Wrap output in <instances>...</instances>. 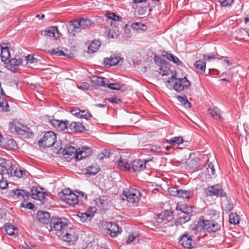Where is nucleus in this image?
<instances>
[{
	"label": "nucleus",
	"instance_id": "nucleus-1",
	"mask_svg": "<svg viewBox=\"0 0 249 249\" xmlns=\"http://www.w3.org/2000/svg\"><path fill=\"white\" fill-rule=\"evenodd\" d=\"M70 225V221L67 218L52 217L49 222L50 232L59 237L63 235Z\"/></svg>",
	"mask_w": 249,
	"mask_h": 249
},
{
	"label": "nucleus",
	"instance_id": "nucleus-2",
	"mask_svg": "<svg viewBox=\"0 0 249 249\" xmlns=\"http://www.w3.org/2000/svg\"><path fill=\"white\" fill-rule=\"evenodd\" d=\"M148 161V160H135L130 164L120 159L118 162V166L121 167H124V169L128 170L131 166L134 172H141L146 168V163Z\"/></svg>",
	"mask_w": 249,
	"mask_h": 249
},
{
	"label": "nucleus",
	"instance_id": "nucleus-3",
	"mask_svg": "<svg viewBox=\"0 0 249 249\" xmlns=\"http://www.w3.org/2000/svg\"><path fill=\"white\" fill-rule=\"evenodd\" d=\"M70 24L73 28V30L72 31L73 36H75V33L76 32L75 30L89 29L95 25L94 22L92 20L82 18L71 20L70 22Z\"/></svg>",
	"mask_w": 249,
	"mask_h": 249
},
{
	"label": "nucleus",
	"instance_id": "nucleus-4",
	"mask_svg": "<svg viewBox=\"0 0 249 249\" xmlns=\"http://www.w3.org/2000/svg\"><path fill=\"white\" fill-rule=\"evenodd\" d=\"M141 196L140 192L134 188L125 189L121 195L122 200H126L132 204L137 203L139 201Z\"/></svg>",
	"mask_w": 249,
	"mask_h": 249
},
{
	"label": "nucleus",
	"instance_id": "nucleus-5",
	"mask_svg": "<svg viewBox=\"0 0 249 249\" xmlns=\"http://www.w3.org/2000/svg\"><path fill=\"white\" fill-rule=\"evenodd\" d=\"M204 217L201 216L198 222V225L204 230L208 232H215L220 229V225L216 221L203 219Z\"/></svg>",
	"mask_w": 249,
	"mask_h": 249
},
{
	"label": "nucleus",
	"instance_id": "nucleus-6",
	"mask_svg": "<svg viewBox=\"0 0 249 249\" xmlns=\"http://www.w3.org/2000/svg\"><path fill=\"white\" fill-rule=\"evenodd\" d=\"M56 139L55 134L53 131L47 132L38 143L40 147L43 148L50 147L54 145Z\"/></svg>",
	"mask_w": 249,
	"mask_h": 249
},
{
	"label": "nucleus",
	"instance_id": "nucleus-7",
	"mask_svg": "<svg viewBox=\"0 0 249 249\" xmlns=\"http://www.w3.org/2000/svg\"><path fill=\"white\" fill-rule=\"evenodd\" d=\"M204 192L208 196H216L217 197H226V193L223 189L221 184H216L209 186L205 189Z\"/></svg>",
	"mask_w": 249,
	"mask_h": 249
},
{
	"label": "nucleus",
	"instance_id": "nucleus-8",
	"mask_svg": "<svg viewBox=\"0 0 249 249\" xmlns=\"http://www.w3.org/2000/svg\"><path fill=\"white\" fill-rule=\"evenodd\" d=\"M178 243L182 247L187 249H193L196 245L195 241L192 239V237L186 232L180 236Z\"/></svg>",
	"mask_w": 249,
	"mask_h": 249
},
{
	"label": "nucleus",
	"instance_id": "nucleus-9",
	"mask_svg": "<svg viewBox=\"0 0 249 249\" xmlns=\"http://www.w3.org/2000/svg\"><path fill=\"white\" fill-rule=\"evenodd\" d=\"M173 213L170 211L166 210L156 215L157 222L164 226L170 222L172 218Z\"/></svg>",
	"mask_w": 249,
	"mask_h": 249
},
{
	"label": "nucleus",
	"instance_id": "nucleus-10",
	"mask_svg": "<svg viewBox=\"0 0 249 249\" xmlns=\"http://www.w3.org/2000/svg\"><path fill=\"white\" fill-rule=\"evenodd\" d=\"M178 215L177 220L175 221L174 224H173V222H171L170 224L165 226L166 228L171 226L174 228L175 231H176L178 225H182L189 221L191 216V215L185 214L182 212H178Z\"/></svg>",
	"mask_w": 249,
	"mask_h": 249
},
{
	"label": "nucleus",
	"instance_id": "nucleus-11",
	"mask_svg": "<svg viewBox=\"0 0 249 249\" xmlns=\"http://www.w3.org/2000/svg\"><path fill=\"white\" fill-rule=\"evenodd\" d=\"M176 82L173 86V89L178 92H180L185 88H188L191 84L190 82L186 77L182 78H176Z\"/></svg>",
	"mask_w": 249,
	"mask_h": 249
},
{
	"label": "nucleus",
	"instance_id": "nucleus-12",
	"mask_svg": "<svg viewBox=\"0 0 249 249\" xmlns=\"http://www.w3.org/2000/svg\"><path fill=\"white\" fill-rule=\"evenodd\" d=\"M64 241L69 243L70 244H73L77 240L78 236L75 232L69 227L65 232H63V235L59 236Z\"/></svg>",
	"mask_w": 249,
	"mask_h": 249
},
{
	"label": "nucleus",
	"instance_id": "nucleus-13",
	"mask_svg": "<svg viewBox=\"0 0 249 249\" xmlns=\"http://www.w3.org/2000/svg\"><path fill=\"white\" fill-rule=\"evenodd\" d=\"M105 226L107 230V233L112 237H115L117 236L118 234L121 233L122 230L121 228L119 227L118 224L116 223L110 222H106Z\"/></svg>",
	"mask_w": 249,
	"mask_h": 249
},
{
	"label": "nucleus",
	"instance_id": "nucleus-14",
	"mask_svg": "<svg viewBox=\"0 0 249 249\" xmlns=\"http://www.w3.org/2000/svg\"><path fill=\"white\" fill-rule=\"evenodd\" d=\"M12 164L9 160L0 158V172L3 174H12Z\"/></svg>",
	"mask_w": 249,
	"mask_h": 249
},
{
	"label": "nucleus",
	"instance_id": "nucleus-15",
	"mask_svg": "<svg viewBox=\"0 0 249 249\" xmlns=\"http://www.w3.org/2000/svg\"><path fill=\"white\" fill-rule=\"evenodd\" d=\"M91 151L90 148L88 147H83L81 148L77 149V155H76V160H80L86 158L91 154Z\"/></svg>",
	"mask_w": 249,
	"mask_h": 249
},
{
	"label": "nucleus",
	"instance_id": "nucleus-16",
	"mask_svg": "<svg viewBox=\"0 0 249 249\" xmlns=\"http://www.w3.org/2000/svg\"><path fill=\"white\" fill-rule=\"evenodd\" d=\"M62 199L67 204L73 206L78 204V196L74 193L66 196H62Z\"/></svg>",
	"mask_w": 249,
	"mask_h": 249
},
{
	"label": "nucleus",
	"instance_id": "nucleus-17",
	"mask_svg": "<svg viewBox=\"0 0 249 249\" xmlns=\"http://www.w3.org/2000/svg\"><path fill=\"white\" fill-rule=\"evenodd\" d=\"M38 221L43 224H48L51 220L49 213L42 211H39L37 213Z\"/></svg>",
	"mask_w": 249,
	"mask_h": 249
},
{
	"label": "nucleus",
	"instance_id": "nucleus-18",
	"mask_svg": "<svg viewBox=\"0 0 249 249\" xmlns=\"http://www.w3.org/2000/svg\"><path fill=\"white\" fill-rule=\"evenodd\" d=\"M43 32H44L43 35L47 37H54V38L59 37V31L55 26L49 27Z\"/></svg>",
	"mask_w": 249,
	"mask_h": 249
},
{
	"label": "nucleus",
	"instance_id": "nucleus-19",
	"mask_svg": "<svg viewBox=\"0 0 249 249\" xmlns=\"http://www.w3.org/2000/svg\"><path fill=\"white\" fill-rule=\"evenodd\" d=\"M31 192V196L34 199L42 200L45 198V193L39 191L36 187L33 186Z\"/></svg>",
	"mask_w": 249,
	"mask_h": 249
},
{
	"label": "nucleus",
	"instance_id": "nucleus-20",
	"mask_svg": "<svg viewBox=\"0 0 249 249\" xmlns=\"http://www.w3.org/2000/svg\"><path fill=\"white\" fill-rule=\"evenodd\" d=\"M122 59L120 56L112 55L110 57L105 58L104 63L109 66H115L118 64Z\"/></svg>",
	"mask_w": 249,
	"mask_h": 249
},
{
	"label": "nucleus",
	"instance_id": "nucleus-21",
	"mask_svg": "<svg viewBox=\"0 0 249 249\" xmlns=\"http://www.w3.org/2000/svg\"><path fill=\"white\" fill-rule=\"evenodd\" d=\"M14 195L21 200H28L30 196V193L23 190L16 189L13 191Z\"/></svg>",
	"mask_w": 249,
	"mask_h": 249
},
{
	"label": "nucleus",
	"instance_id": "nucleus-22",
	"mask_svg": "<svg viewBox=\"0 0 249 249\" xmlns=\"http://www.w3.org/2000/svg\"><path fill=\"white\" fill-rule=\"evenodd\" d=\"M69 128L71 130L76 132H82L86 130L85 126L81 123L75 122H72L69 125Z\"/></svg>",
	"mask_w": 249,
	"mask_h": 249
},
{
	"label": "nucleus",
	"instance_id": "nucleus-23",
	"mask_svg": "<svg viewBox=\"0 0 249 249\" xmlns=\"http://www.w3.org/2000/svg\"><path fill=\"white\" fill-rule=\"evenodd\" d=\"M208 113L216 120H219L222 118L221 110L216 107L209 108Z\"/></svg>",
	"mask_w": 249,
	"mask_h": 249
},
{
	"label": "nucleus",
	"instance_id": "nucleus-24",
	"mask_svg": "<svg viewBox=\"0 0 249 249\" xmlns=\"http://www.w3.org/2000/svg\"><path fill=\"white\" fill-rule=\"evenodd\" d=\"M77 150L72 146H66L63 148L62 152L64 155L72 156V158L75 157L76 159V155H77Z\"/></svg>",
	"mask_w": 249,
	"mask_h": 249
},
{
	"label": "nucleus",
	"instance_id": "nucleus-25",
	"mask_svg": "<svg viewBox=\"0 0 249 249\" xmlns=\"http://www.w3.org/2000/svg\"><path fill=\"white\" fill-rule=\"evenodd\" d=\"M105 79L107 80V78L93 76L91 78V82L96 86L106 87L107 83H106Z\"/></svg>",
	"mask_w": 249,
	"mask_h": 249
},
{
	"label": "nucleus",
	"instance_id": "nucleus-26",
	"mask_svg": "<svg viewBox=\"0 0 249 249\" xmlns=\"http://www.w3.org/2000/svg\"><path fill=\"white\" fill-rule=\"evenodd\" d=\"M0 56L1 60L5 63H6V61L9 60L10 57V53L9 48L8 47L1 46Z\"/></svg>",
	"mask_w": 249,
	"mask_h": 249
},
{
	"label": "nucleus",
	"instance_id": "nucleus-27",
	"mask_svg": "<svg viewBox=\"0 0 249 249\" xmlns=\"http://www.w3.org/2000/svg\"><path fill=\"white\" fill-rule=\"evenodd\" d=\"M11 172L12 174H9L8 175H10L12 177L15 176L18 178L25 176L26 174V171L25 170L18 168L14 169L13 167L12 168Z\"/></svg>",
	"mask_w": 249,
	"mask_h": 249
},
{
	"label": "nucleus",
	"instance_id": "nucleus-28",
	"mask_svg": "<svg viewBox=\"0 0 249 249\" xmlns=\"http://www.w3.org/2000/svg\"><path fill=\"white\" fill-rule=\"evenodd\" d=\"M194 195V192L192 190H179V194H178V197L182 198L183 199H186L187 200L193 197Z\"/></svg>",
	"mask_w": 249,
	"mask_h": 249
},
{
	"label": "nucleus",
	"instance_id": "nucleus-29",
	"mask_svg": "<svg viewBox=\"0 0 249 249\" xmlns=\"http://www.w3.org/2000/svg\"><path fill=\"white\" fill-rule=\"evenodd\" d=\"M78 217L80 219L82 222L89 221L94 216V214L91 213H81L78 214Z\"/></svg>",
	"mask_w": 249,
	"mask_h": 249
},
{
	"label": "nucleus",
	"instance_id": "nucleus-30",
	"mask_svg": "<svg viewBox=\"0 0 249 249\" xmlns=\"http://www.w3.org/2000/svg\"><path fill=\"white\" fill-rule=\"evenodd\" d=\"M3 230L9 235H14L15 232L17 231V229L14 225L9 223H6L4 225Z\"/></svg>",
	"mask_w": 249,
	"mask_h": 249
},
{
	"label": "nucleus",
	"instance_id": "nucleus-31",
	"mask_svg": "<svg viewBox=\"0 0 249 249\" xmlns=\"http://www.w3.org/2000/svg\"><path fill=\"white\" fill-rule=\"evenodd\" d=\"M176 98L178 101L186 108H190L191 107V103L189 102L187 97L184 95L183 96L177 95Z\"/></svg>",
	"mask_w": 249,
	"mask_h": 249
},
{
	"label": "nucleus",
	"instance_id": "nucleus-32",
	"mask_svg": "<svg viewBox=\"0 0 249 249\" xmlns=\"http://www.w3.org/2000/svg\"><path fill=\"white\" fill-rule=\"evenodd\" d=\"M164 56L166 57L168 60L172 61L174 63L177 64V65L181 66L182 64V62L179 60V59L176 56L174 55L171 53H166Z\"/></svg>",
	"mask_w": 249,
	"mask_h": 249
},
{
	"label": "nucleus",
	"instance_id": "nucleus-33",
	"mask_svg": "<svg viewBox=\"0 0 249 249\" xmlns=\"http://www.w3.org/2000/svg\"><path fill=\"white\" fill-rule=\"evenodd\" d=\"M101 43L99 40H95L89 44L88 49L91 53H94L97 51Z\"/></svg>",
	"mask_w": 249,
	"mask_h": 249
},
{
	"label": "nucleus",
	"instance_id": "nucleus-34",
	"mask_svg": "<svg viewBox=\"0 0 249 249\" xmlns=\"http://www.w3.org/2000/svg\"><path fill=\"white\" fill-rule=\"evenodd\" d=\"M100 168L96 164H92L91 166H89L86 169V173L88 175H91L97 174L99 171Z\"/></svg>",
	"mask_w": 249,
	"mask_h": 249
},
{
	"label": "nucleus",
	"instance_id": "nucleus-35",
	"mask_svg": "<svg viewBox=\"0 0 249 249\" xmlns=\"http://www.w3.org/2000/svg\"><path fill=\"white\" fill-rule=\"evenodd\" d=\"M9 110L7 101L3 97L0 96V111H8Z\"/></svg>",
	"mask_w": 249,
	"mask_h": 249
},
{
	"label": "nucleus",
	"instance_id": "nucleus-36",
	"mask_svg": "<svg viewBox=\"0 0 249 249\" xmlns=\"http://www.w3.org/2000/svg\"><path fill=\"white\" fill-rule=\"evenodd\" d=\"M167 142L172 145L179 144L183 142V138L181 137H175L169 140H167Z\"/></svg>",
	"mask_w": 249,
	"mask_h": 249
},
{
	"label": "nucleus",
	"instance_id": "nucleus-37",
	"mask_svg": "<svg viewBox=\"0 0 249 249\" xmlns=\"http://www.w3.org/2000/svg\"><path fill=\"white\" fill-rule=\"evenodd\" d=\"M229 222L230 224L236 225L239 223V216L236 213H231L229 215Z\"/></svg>",
	"mask_w": 249,
	"mask_h": 249
},
{
	"label": "nucleus",
	"instance_id": "nucleus-38",
	"mask_svg": "<svg viewBox=\"0 0 249 249\" xmlns=\"http://www.w3.org/2000/svg\"><path fill=\"white\" fill-rule=\"evenodd\" d=\"M106 87L112 90H120L124 87V85L120 84L118 83H107Z\"/></svg>",
	"mask_w": 249,
	"mask_h": 249
},
{
	"label": "nucleus",
	"instance_id": "nucleus-39",
	"mask_svg": "<svg viewBox=\"0 0 249 249\" xmlns=\"http://www.w3.org/2000/svg\"><path fill=\"white\" fill-rule=\"evenodd\" d=\"M139 236V235L136 233H132V234H130L126 240V243L127 244H129L132 242H134V243H136V242H138L139 241V239H138V237Z\"/></svg>",
	"mask_w": 249,
	"mask_h": 249
},
{
	"label": "nucleus",
	"instance_id": "nucleus-40",
	"mask_svg": "<svg viewBox=\"0 0 249 249\" xmlns=\"http://www.w3.org/2000/svg\"><path fill=\"white\" fill-rule=\"evenodd\" d=\"M179 212L184 213L185 214L191 215L193 212V208L190 206H181L179 207Z\"/></svg>",
	"mask_w": 249,
	"mask_h": 249
},
{
	"label": "nucleus",
	"instance_id": "nucleus-41",
	"mask_svg": "<svg viewBox=\"0 0 249 249\" xmlns=\"http://www.w3.org/2000/svg\"><path fill=\"white\" fill-rule=\"evenodd\" d=\"M160 73L162 76L167 75L169 74L170 71V68L169 67V64L167 62V64L161 65L160 66Z\"/></svg>",
	"mask_w": 249,
	"mask_h": 249
},
{
	"label": "nucleus",
	"instance_id": "nucleus-42",
	"mask_svg": "<svg viewBox=\"0 0 249 249\" xmlns=\"http://www.w3.org/2000/svg\"><path fill=\"white\" fill-rule=\"evenodd\" d=\"M205 167L207 170V173L209 175H213L215 174V169L213 165L211 162H207Z\"/></svg>",
	"mask_w": 249,
	"mask_h": 249
},
{
	"label": "nucleus",
	"instance_id": "nucleus-43",
	"mask_svg": "<svg viewBox=\"0 0 249 249\" xmlns=\"http://www.w3.org/2000/svg\"><path fill=\"white\" fill-rule=\"evenodd\" d=\"M194 66L204 72L206 69V63L201 60H197L194 63Z\"/></svg>",
	"mask_w": 249,
	"mask_h": 249
},
{
	"label": "nucleus",
	"instance_id": "nucleus-44",
	"mask_svg": "<svg viewBox=\"0 0 249 249\" xmlns=\"http://www.w3.org/2000/svg\"><path fill=\"white\" fill-rule=\"evenodd\" d=\"M8 186L7 180L3 177V174L0 173V188L5 189Z\"/></svg>",
	"mask_w": 249,
	"mask_h": 249
},
{
	"label": "nucleus",
	"instance_id": "nucleus-45",
	"mask_svg": "<svg viewBox=\"0 0 249 249\" xmlns=\"http://www.w3.org/2000/svg\"><path fill=\"white\" fill-rule=\"evenodd\" d=\"M154 60L155 63L157 64H158L160 66L167 64V62L165 59H161L158 55H155L154 56Z\"/></svg>",
	"mask_w": 249,
	"mask_h": 249
},
{
	"label": "nucleus",
	"instance_id": "nucleus-46",
	"mask_svg": "<svg viewBox=\"0 0 249 249\" xmlns=\"http://www.w3.org/2000/svg\"><path fill=\"white\" fill-rule=\"evenodd\" d=\"M10 64L12 66L18 67L22 63V60L20 58H13L9 61Z\"/></svg>",
	"mask_w": 249,
	"mask_h": 249
},
{
	"label": "nucleus",
	"instance_id": "nucleus-47",
	"mask_svg": "<svg viewBox=\"0 0 249 249\" xmlns=\"http://www.w3.org/2000/svg\"><path fill=\"white\" fill-rule=\"evenodd\" d=\"M179 190L176 187H171L168 189V193L171 196H178L179 194Z\"/></svg>",
	"mask_w": 249,
	"mask_h": 249
},
{
	"label": "nucleus",
	"instance_id": "nucleus-48",
	"mask_svg": "<svg viewBox=\"0 0 249 249\" xmlns=\"http://www.w3.org/2000/svg\"><path fill=\"white\" fill-rule=\"evenodd\" d=\"M107 17L109 19H112V20H113L114 21H121V19H122V18L120 17L117 16V15H116L113 13H107Z\"/></svg>",
	"mask_w": 249,
	"mask_h": 249
},
{
	"label": "nucleus",
	"instance_id": "nucleus-49",
	"mask_svg": "<svg viewBox=\"0 0 249 249\" xmlns=\"http://www.w3.org/2000/svg\"><path fill=\"white\" fill-rule=\"evenodd\" d=\"M50 53L52 55H57L58 56H65V55L63 51L59 50L58 48L53 49H52L51 51H50Z\"/></svg>",
	"mask_w": 249,
	"mask_h": 249
},
{
	"label": "nucleus",
	"instance_id": "nucleus-50",
	"mask_svg": "<svg viewBox=\"0 0 249 249\" xmlns=\"http://www.w3.org/2000/svg\"><path fill=\"white\" fill-rule=\"evenodd\" d=\"M68 123L69 122L67 120L65 121L61 120L57 129H59L61 130H64L66 129H68Z\"/></svg>",
	"mask_w": 249,
	"mask_h": 249
},
{
	"label": "nucleus",
	"instance_id": "nucleus-51",
	"mask_svg": "<svg viewBox=\"0 0 249 249\" xmlns=\"http://www.w3.org/2000/svg\"><path fill=\"white\" fill-rule=\"evenodd\" d=\"M98 202L102 206H106L108 203L107 197L106 196L100 197L98 200Z\"/></svg>",
	"mask_w": 249,
	"mask_h": 249
},
{
	"label": "nucleus",
	"instance_id": "nucleus-52",
	"mask_svg": "<svg viewBox=\"0 0 249 249\" xmlns=\"http://www.w3.org/2000/svg\"><path fill=\"white\" fill-rule=\"evenodd\" d=\"M233 208L232 203L230 201H227V202L224 204V209L226 212H229L231 211Z\"/></svg>",
	"mask_w": 249,
	"mask_h": 249
},
{
	"label": "nucleus",
	"instance_id": "nucleus-53",
	"mask_svg": "<svg viewBox=\"0 0 249 249\" xmlns=\"http://www.w3.org/2000/svg\"><path fill=\"white\" fill-rule=\"evenodd\" d=\"M92 117V115L88 112H86L85 110L81 111V114L80 116V118H84L86 120L89 119Z\"/></svg>",
	"mask_w": 249,
	"mask_h": 249
},
{
	"label": "nucleus",
	"instance_id": "nucleus-54",
	"mask_svg": "<svg viewBox=\"0 0 249 249\" xmlns=\"http://www.w3.org/2000/svg\"><path fill=\"white\" fill-rule=\"evenodd\" d=\"M81 111L78 108H72L71 110V112L73 115H75V116L79 118L81 114Z\"/></svg>",
	"mask_w": 249,
	"mask_h": 249
},
{
	"label": "nucleus",
	"instance_id": "nucleus-55",
	"mask_svg": "<svg viewBox=\"0 0 249 249\" xmlns=\"http://www.w3.org/2000/svg\"><path fill=\"white\" fill-rule=\"evenodd\" d=\"M20 207L26 208L29 210H32L34 208L35 205L31 202H29L27 204H25L24 202H22L20 204Z\"/></svg>",
	"mask_w": 249,
	"mask_h": 249
},
{
	"label": "nucleus",
	"instance_id": "nucleus-56",
	"mask_svg": "<svg viewBox=\"0 0 249 249\" xmlns=\"http://www.w3.org/2000/svg\"><path fill=\"white\" fill-rule=\"evenodd\" d=\"M7 146H9L8 148H14L16 146V142L13 139H8L6 142Z\"/></svg>",
	"mask_w": 249,
	"mask_h": 249
},
{
	"label": "nucleus",
	"instance_id": "nucleus-57",
	"mask_svg": "<svg viewBox=\"0 0 249 249\" xmlns=\"http://www.w3.org/2000/svg\"><path fill=\"white\" fill-rule=\"evenodd\" d=\"M234 1V0H223L220 2L222 6H230Z\"/></svg>",
	"mask_w": 249,
	"mask_h": 249
},
{
	"label": "nucleus",
	"instance_id": "nucleus-58",
	"mask_svg": "<svg viewBox=\"0 0 249 249\" xmlns=\"http://www.w3.org/2000/svg\"><path fill=\"white\" fill-rule=\"evenodd\" d=\"M107 100L108 102L112 103V104H118L119 103H121L122 102V100L120 98H118L116 97H113V98H109L107 99Z\"/></svg>",
	"mask_w": 249,
	"mask_h": 249
},
{
	"label": "nucleus",
	"instance_id": "nucleus-59",
	"mask_svg": "<svg viewBox=\"0 0 249 249\" xmlns=\"http://www.w3.org/2000/svg\"><path fill=\"white\" fill-rule=\"evenodd\" d=\"M77 88L83 90H88L89 89V86L88 83H84L80 86L78 85Z\"/></svg>",
	"mask_w": 249,
	"mask_h": 249
},
{
	"label": "nucleus",
	"instance_id": "nucleus-60",
	"mask_svg": "<svg viewBox=\"0 0 249 249\" xmlns=\"http://www.w3.org/2000/svg\"><path fill=\"white\" fill-rule=\"evenodd\" d=\"M61 120L53 119L51 121V124L54 127L58 128Z\"/></svg>",
	"mask_w": 249,
	"mask_h": 249
},
{
	"label": "nucleus",
	"instance_id": "nucleus-61",
	"mask_svg": "<svg viewBox=\"0 0 249 249\" xmlns=\"http://www.w3.org/2000/svg\"><path fill=\"white\" fill-rule=\"evenodd\" d=\"M143 26V24L138 23V22H135L133 23L131 25V27L136 30H139L140 28V26Z\"/></svg>",
	"mask_w": 249,
	"mask_h": 249
},
{
	"label": "nucleus",
	"instance_id": "nucleus-62",
	"mask_svg": "<svg viewBox=\"0 0 249 249\" xmlns=\"http://www.w3.org/2000/svg\"><path fill=\"white\" fill-rule=\"evenodd\" d=\"M15 129L18 133L21 135H23L24 133L25 132H28L27 131L25 130V129H23L22 128H19L18 126H16Z\"/></svg>",
	"mask_w": 249,
	"mask_h": 249
},
{
	"label": "nucleus",
	"instance_id": "nucleus-63",
	"mask_svg": "<svg viewBox=\"0 0 249 249\" xmlns=\"http://www.w3.org/2000/svg\"><path fill=\"white\" fill-rule=\"evenodd\" d=\"M63 196H68L70 194H72L73 193L71 192V190L69 189H66L62 191Z\"/></svg>",
	"mask_w": 249,
	"mask_h": 249
},
{
	"label": "nucleus",
	"instance_id": "nucleus-64",
	"mask_svg": "<svg viewBox=\"0 0 249 249\" xmlns=\"http://www.w3.org/2000/svg\"><path fill=\"white\" fill-rule=\"evenodd\" d=\"M26 60L30 63H32L33 62V60H34V57L33 55L31 54H29L27 56L25 57Z\"/></svg>",
	"mask_w": 249,
	"mask_h": 249
}]
</instances>
